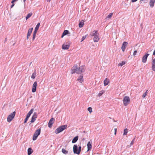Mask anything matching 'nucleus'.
Returning a JSON list of instances; mask_svg holds the SVG:
<instances>
[{"instance_id": "f257e3e1", "label": "nucleus", "mask_w": 155, "mask_h": 155, "mask_svg": "<svg viewBox=\"0 0 155 155\" xmlns=\"http://www.w3.org/2000/svg\"><path fill=\"white\" fill-rule=\"evenodd\" d=\"M85 68L84 66H81L79 68H78V66L77 65H74L72 67L71 70V74H74L76 73L77 74H81L82 72L84 71Z\"/></svg>"}, {"instance_id": "0eeeda50", "label": "nucleus", "mask_w": 155, "mask_h": 155, "mask_svg": "<svg viewBox=\"0 0 155 155\" xmlns=\"http://www.w3.org/2000/svg\"><path fill=\"white\" fill-rule=\"evenodd\" d=\"M15 112L14 111L8 116L7 117V121L8 122H10L12 120L15 116Z\"/></svg>"}, {"instance_id": "cd10ccee", "label": "nucleus", "mask_w": 155, "mask_h": 155, "mask_svg": "<svg viewBox=\"0 0 155 155\" xmlns=\"http://www.w3.org/2000/svg\"><path fill=\"white\" fill-rule=\"evenodd\" d=\"M61 151L62 153L65 154H66L68 153V151L64 148L62 149Z\"/></svg>"}, {"instance_id": "49530a36", "label": "nucleus", "mask_w": 155, "mask_h": 155, "mask_svg": "<svg viewBox=\"0 0 155 155\" xmlns=\"http://www.w3.org/2000/svg\"><path fill=\"white\" fill-rule=\"evenodd\" d=\"M144 0H140V3H141L142 1H143Z\"/></svg>"}, {"instance_id": "f8f14e48", "label": "nucleus", "mask_w": 155, "mask_h": 155, "mask_svg": "<svg viewBox=\"0 0 155 155\" xmlns=\"http://www.w3.org/2000/svg\"><path fill=\"white\" fill-rule=\"evenodd\" d=\"M37 86V82L36 81H35L33 85L32 88V92L34 93L36 91V89Z\"/></svg>"}, {"instance_id": "6ab92c4d", "label": "nucleus", "mask_w": 155, "mask_h": 155, "mask_svg": "<svg viewBox=\"0 0 155 155\" xmlns=\"http://www.w3.org/2000/svg\"><path fill=\"white\" fill-rule=\"evenodd\" d=\"M155 0H150L149 4L150 7L153 8L154 5Z\"/></svg>"}, {"instance_id": "aec40b11", "label": "nucleus", "mask_w": 155, "mask_h": 155, "mask_svg": "<svg viewBox=\"0 0 155 155\" xmlns=\"http://www.w3.org/2000/svg\"><path fill=\"white\" fill-rule=\"evenodd\" d=\"M109 80L107 78H106L104 81V85L106 86L109 83Z\"/></svg>"}, {"instance_id": "c03bdc74", "label": "nucleus", "mask_w": 155, "mask_h": 155, "mask_svg": "<svg viewBox=\"0 0 155 155\" xmlns=\"http://www.w3.org/2000/svg\"><path fill=\"white\" fill-rule=\"evenodd\" d=\"M153 55H155V50L154 51L153 53Z\"/></svg>"}, {"instance_id": "dca6fc26", "label": "nucleus", "mask_w": 155, "mask_h": 155, "mask_svg": "<svg viewBox=\"0 0 155 155\" xmlns=\"http://www.w3.org/2000/svg\"><path fill=\"white\" fill-rule=\"evenodd\" d=\"M40 25V23H38L37 24L36 26L35 27V30H34V31L33 32V33L35 34H36L37 32L38 31V30L39 28Z\"/></svg>"}, {"instance_id": "393cba45", "label": "nucleus", "mask_w": 155, "mask_h": 155, "mask_svg": "<svg viewBox=\"0 0 155 155\" xmlns=\"http://www.w3.org/2000/svg\"><path fill=\"white\" fill-rule=\"evenodd\" d=\"M84 23L83 21H80L79 24V26L80 28H82L84 25Z\"/></svg>"}, {"instance_id": "4be33fe9", "label": "nucleus", "mask_w": 155, "mask_h": 155, "mask_svg": "<svg viewBox=\"0 0 155 155\" xmlns=\"http://www.w3.org/2000/svg\"><path fill=\"white\" fill-rule=\"evenodd\" d=\"M33 110L34 109L33 108L31 109L29 112L27 114L26 117H27L28 118H29L31 114L32 113Z\"/></svg>"}, {"instance_id": "c756f323", "label": "nucleus", "mask_w": 155, "mask_h": 155, "mask_svg": "<svg viewBox=\"0 0 155 155\" xmlns=\"http://www.w3.org/2000/svg\"><path fill=\"white\" fill-rule=\"evenodd\" d=\"M148 92V90H147L145 92L144 94L142 95V97L143 98H144L147 96V94Z\"/></svg>"}, {"instance_id": "f704fd0d", "label": "nucleus", "mask_w": 155, "mask_h": 155, "mask_svg": "<svg viewBox=\"0 0 155 155\" xmlns=\"http://www.w3.org/2000/svg\"><path fill=\"white\" fill-rule=\"evenodd\" d=\"M134 143V142L133 141H131L130 143V145H128L127 146V147H128V148L130 147H131L132 145H133Z\"/></svg>"}, {"instance_id": "09e8293b", "label": "nucleus", "mask_w": 155, "mask_h": 155, "mask_svg": "<svg viewBox=\"0 0 155 155\" xmlns=\"http://www.w3.org/2000/svg\"><path fill=\"white\" fill-rule=\"evenodd\" d=\"M24 2L25 3L26 0H23Z\"/></svg>"}, {"instance_id": "3c124183", "label": "nucleus", "mask_w": 155, "mask_h": 155, "mask_svg": "<svg viewBox=\"0 0 155 155\" xmlns=\"http://www.w3.org/2000/svg\"><path fill=\"white\" fill-rule=\"evenodd\" d=\"M31 63H30V64H31Z\"/></svg>"}, {"instance_id": "a18cd8bd", "label": "nucleus", "mask_w": 155, "mask_h": 155, "mask_svg": "<svg viewBox=\"0 0 155 155\" xmlns=\"http://www.w3.org/2000/svg\"><path fill=\"white\" fill-rule=\"evenodd\" d=\"M135 140V138H134L132 140V141H133L134 142V140Z\"/></svg>"}, {"instance_id": "f03ea898", "label": "nucleus", "mask_w": 155, "mask_h": 155, "mask_svg": "<svg viewBox=\"0 0 155 155\" xmlns=\"http://www.w3.org/2000/svg\"><path fill=\"white\" fill-rule=\"evenodd\" d=\"M91 36L94 37L93 38L94 42H97L100 40L99 34L97 30H94L91 35Z\"/></svg>"}, {"instance_id": "58836bf2", "label": "nucleus", "mask_w": 155, "mask_h": 155, "mask_svg": "<svg viewBox=\"0 0 155 155\" xmlns=\"http://www.w3.org/2000/svg\"><path fill=\"white\" fill-rule=\"evenodd\" d=\"M137 52V51L135 50V51H134V53L133 54V55L134 56H135V55H136Z\"/></svg>"}, {"instance_id": "39448f33", "label": "nucleus", "mask_w": 155, "mask_h": 155, "mask_svg": "<svg viewBox=\"0 0 155 155\" xmlns=\"http://www.w3.org/2000/svg\"><path fill=\"white\" fill-rule=\"evenodd\" d=\"M123 101L124 105L125 106H127L130 104V101L129 97L127 96H124L123 99Z\"/></svg>"}, {"instance_id": "b1692460", "label": "nucleus", "mask_w": 155, "mask_h": 155, "mask_svg": "<svg viewBox=\"0 0 155 155\" xmlns=\"http://www.w3.org/2000/svg\"><path fill=\"white\" fill-rule=\"evenodd\" d=\"M78 136H76L72 140V143H76L78 140Z\"/></svg>"}, {"instance_id": "ddd939ff", "label": "nucleus", "mask_w": 155, "mask_h": 155, "mask_svg": "<svg viewBox=\"0 0 155 155\" xmlns=\"http://www.w3.org/2000/svg\"><path fill=\"white\" fill-rule=\"evenodd\" d=\"M128 43L126 41L124 42L121 47V49L123 51H124L126 47L127 46Z\"/></svg>"}, {"instance_id": "79ce46f5", "label": "nucleus", "mask_w": 155, "mask_h": 155, "mask_svg": "<svg viewBox=\"0 0 155 155\" xmlns=\"http://www.w3.org/2000/svg\"><path fill=\"white\" fill-rule=\"evenodd\" d=\"M12 5H11V8H13V7L14 6V3H12Z\"/></svg>"}, {"instance_id": "a211bd4d", "label": "nucleus", "mask_w": 155, "mask_h": 155, "mask_svg": "<svg viewBox=\"0 0 155 155\" xmlns=\"http://www.w3.org/2000/svg\"><path fill=\"white\" fill-rule=\"evenodd\" d=\"M87 151H89L92 148L91 142L89 141L88 142L87 144Z\"/></svg>"}, {"instance_id": "9b49d317", "label": "nucleus", "mask_w": 155, "mask_h": 155, "mask_svg": "<svg viewBox=\"0 0 155 155\" xmlns=\"http://www.w3.org/2000/svg\"><path fill=\"white\" fill-rule=\"evenodd\" d=\"M149 54L148 53H147L145 54L143 57L142 59V62L145 63H146L147 61V58L148 56L149 55Z\"/></svg>"}, {"instance_id": "a19ab883", "label": "nucleus", "mask_w": 155, "mask_h": 155, "mask_svg": "<svg viewBox=\"0 0 155 155\" xmlns=\"http://www.w3.org/2000/svg\"><path fill=\"white\" fill-rule=\"evenodd\" d=\"M18 0H12V2H11V3H14V2H15V1H17Z\"/></svg>"}, {"instance_id": "bb28decb", "label": "nucleus", "mask_w": 155, "mask_h": 155, "mask_svg": "<svg viewBox=\"0 0 155 155\" xmlns=\"http://www.w3.org/2000/svg\"><path fill=\"white\" fill-rule=\"evenodd\" d=\"M36 71L35 70V71L33 72V73L32 74L31 76V78L32 79L35 78L36 77Z\"/></svg>"}, {"instance_id": "412c9836", "label": "nucleus", "mask_w": 155, "mask_h": 155, "mask_svg": "<svg viewBox=\"0 0 155 155\" xmlns=\"http://www.w3.org/2000/svg\"><path fill=\"white\" fill-rule=\"evenodd\" d=\"M69 33L68 30H64L62 34L61 37L62 38L64 36L66 35Z\"/></svg>"}, {"instance_id": "c9c22d12", "label": "nucleus", "mask_w": 155, "mask_h": 155, "mask_svg": "<svg viewBox=\"0 0 155 155\" xmlns=\"http://www.w3.org/2000/svg\"><path fill=\"white\" fill-rule=\"evenodd\" d=\"M86 37V35H85V36H83L82 37V38L81 41H84Z\"/></svg>"}, {"instance_id": "2eb2a0df", "label": "nucleus", "mask_w": 155, "mask_h": 155, "mask_svg": "<svg viewBox=\"0 0 155 155\" xmlns=\"http://www.w3.org/2000/svg\"><path fill=\"white\" fill-rule=\"evenodd\" d=\"M70 47V45L68 44H64L62 47V48L63 49L67 50Z\"/></svg>"}, {"instance_id": "1a4fd4ad", "label": "nucleus", "mask_w": 155, "mask_h": 155, "mask_svg": "<svg viewBox=\"0 0 155 155\" xmlns=\"http://www.w3.org/2000/svg\"><path fill=\"white\" fill-rule=\"evenodd\" d=\"M54 120V119L53 118H51L49 120L48 124V127L49 128H51L52 127V124H53Z\"/></svg>"}, {"instance_id": "8fccbe9b", "label": "nucleus", "mask_w": 155, "mask_h": 155, "mask_svg": "<svg viewBox=\"0 0 155 155\" xmlns=\"http://www.w3.org/2000/svg\"><path fill=\"white\" fill-rule=\"evenodd\" d=\"M6 40H7V38H6L5 39V41Z\"/></svg>"}, {"instance_id": "473e14b6", "label": "nucleus", "mask_w": 155, "mask_h": 155, "mask_svg": "<svg viewBox=\"0 0 155 155\" xmlns=\"http://www.w3.org/2000/svg\"><path fill=\"white\" fill-rule=\"evenodd\" d=\"M125 62H124V61H122L121 63H119L118 64V65L119 66H122L124 64H125Z\"/></svg>"}, {"instance_id": "2f4dec72", "label": "nucleus", "mask_w": 155, "mask_h": 155, "mask_svg": "<svg viewBox=\"0 0 155 155\" xmlns=\"http://www.w3.org/2000/svg\"><path fill=\"white\" fill-rule=\"evenodd\" d=\"M113 13H110L106 17V18H110L112 16Z\"/></svg>"}, {"instance_id": "7ed1b4c3", "label": "nucleus", "mask_w": 155, "mask_h": 155, "mask_svg": "<svg viewBox=\"0 0 155 155\" xmlns=\"http://www.w3.org/2000/svg\"><path fill=\"white\" fill-rule=\"evenodd\" d=\"M67 127V125H62L61 126H60L56 129L55 131V133L56 134H58L66 129Z\"/></svg>"}, {"instance_id": "72a5a7b5", "label": "nucleus", "mask_w": 155, "mask_h": 155, "mask_svg": "<svg viewBox=\"0 0 155 155\" xmlns=\"http://www.w3.org/2000/svg\"><path fill=\"white\" fill-rule=\"evenodd\" d=\"M88 110L90 112V113L92 112V108L91 107H89L87 108Z\"/></svg>"}, {"instance_id": "f3484780", "label": "nucleus", "mask_w": 155, "mask_h": 155, "mask_svg": "<svg viewBox=\"0 0 155 155\" xmlns=\"http://www.w3.org/2000/svg\"><path fill=\"white\" fill-rule=\"evenodd\" d=\"M83 74L80 75V76L77 79V80L81 83H82L83 81Z\"/></svg>"}, {"instance_id": "ea45409f", "label": "nucleus", "mask_w": 155, "mask_h": 155, "mask_svg": "<svg viewBox=\"0 0 155 155\" xmlns=\"http://www.w3.org/2000/svg\"><path fill=\"white\" fill-rule=\"evenodd\" d=\"M114 130V134H115V135H116L117 129L116 128H115Z\"/></svg>"}, {"instance_id": "423d86ee", "label": "nucleus", "mask_w": 155, "mask_h": 155, "mask_svg": "<svg viewBox=\"0 0 155 155\" xmlns=\"http://www.w3.org/2000/svg\"><path fill=\"white\" fill-rule=\"evenodd\" d=\"M41 133V129L39 128L36 130L35 133L33 137V140H36L38 135H39Z\"/></svg>"}, {"instance_id": "37998d69", "label": "nucleus", "mask_w": 155, "mask_h": 155, "mask_svg": "<svg viewBox=\"0 0 155 155\" xmlns=\"http://www.w3.org/2000/svg\"><path fill=\"white\" fill-rule=\"evenodd\" d=\"M137 0H131V2H136Z\"/></svg>"}, {"instance_id": "9d476101", "label": "nucleus", "mask_w": 155, "mask_h": 155, "mask_svg": "<svg viewBox=\"0 0 155 155\" xmlns=\"http://www.w3.org/2000/svg\"><path fill=\"white\" fill-rule=\"evenodd\" d=\"M151 68L152 70L155 71V58H153L152 59Z\"/></svg>"}, {"instance_id": "5701e85b", "label": "nucleus", "mask_w": 155, "mask_h": 155, "mask_svg": "<svg viewBox=\"0 0 155 155\" xmlns=\"http://www.w3.org/2000/svg\"><path fill=\"white\" fill-rule=\"evenodd\" d=\"M33 152V151L32 150L31 148L30 147L29 148L28 150V155H31L32 153Z\"/></svg>"}, {"instance_id": "c85d7f7f", "label": "nucleus", "mask_w": 155, "mask_h": 155, "mask_svg": "<svg viewBox=\"0 0 155 155\" xmlns=\"http://www.w3.org/2000/svg\"><path fill=\"white\" fill-rule=\"evenodd\" d=\"M104 91H100L98 94V96L99 97L101 96L104 92Z\"/></svg>"}, {"instance_id": "4468645a", "label": "nucleus", "mask_w": 155, "mask_h": 155, "mask_svg": "<svg viewBox=\"0 0 155 155\" xmlns=\"http://www.w3.org/2000/svg\"><path fill=\"white\" fill-rule=\"evenodd\" d=\"M33 29V28H30L28 30V32L27 33V39H28L30 36L32 32V30Z\"/></svg>"}, {"instance_id": "a878e982", "label": "nucleus", "mask_w": 155, "mask_h": 155, "mask_svg": "<svg viewBox=\"0 0 155 155\" xmlns=\"http://www.w3.org/2000/svg\"><path fill=\"white\" fill-rule=\"evenodd\" d=\"M32 14V13H30L27 14L25 18L27 20L30 17H31V16Z\"/></svg>"}, {"instance_id": "7c9ffc66", "label": "nucleus", "mask_w": 155, "mask_h": 155, "mask_svg": "<svg viewBox=\"0 0 155 155\" xmlns=\"http://www.w3.org/2000/svg\"><path fill=\"white\" fill-rule=\"evenodd\" d=\"M128 133V130L127 128L125 129L124 130L123 135H126Z\"/></svg>"}, {"instance_id": "4c0bfd02", "label": "nucleus", "mask_w": 155, "mask_h": 155, "mask_svg": "<svg viewBox=\"0 0 155 155\" xmlns=\"http://www.w3.org/2000/svg\"><path fill=\"white\" fill-rule=\"evenodd\" d=\"M29 118H28L27 117H26V118L25 119V121L24 122V123H26L27 121L28 120Z\"/></svg>"}, {"instance_id": "20e7f679", "label": "nucleus", "mask_w": 155, "mask_h": 155, "mask_svg": "<svg viewBox=\"0 0 155 155\" xmlns=\"http://www.w3.org/2000/svg\"><path fill=\"white\" fill-rule=\"evenodd\" d=\"M81 147L79 146L78 148L77 145L75 144L73 146V150L74 153V154H77L78 155L80 154L81 151Z\"/></svg>"}, {"instance_id": "6e6552de", "label": "nucleus", "mask_w": 155, "mask_h": 155, "mask_svg": "<svg viewBox=\"0 0 155 155\" xmlns=\"http://www.w3.org/2000/svg\"><path fill=\"white\" fill-rule=\"evenodd\" d=\"M37 118V114L36 112H34L32 116L30 122L31 123H33L35 122Z\"/></svg>"}, {"instance_id": "e433bc0d", "label": "nucleus", "mask_w": 155, "mask_h": 155, "mask_svg": "<svg viewBox=\"0 0 155 155\" xmlns=\"http://www.w3.org/2000/svg\"><path fill=\"white\" fill-rule=\"evenodd\" d=\"M36 34H35L33 33V36L32 37V40L33 41L35 40Z\"/></svg>"}, {"instance_id": "de8ad7c7", "label": "nucleus", "mask_w": 155, "mask_h": 155, "mask_svg": "<svg viewBox=\"0 0 155 155\" xmlns=\"http://www.w3.org/2000/svg\"><path fill=\"white\" fill-rule=\"evenodd\" d=\"M51 0H47V1L48 2H50L51 1Z\"/></svg>"}]
</instances>
